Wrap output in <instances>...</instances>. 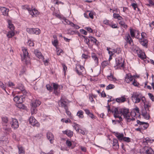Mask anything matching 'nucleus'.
Here are the masks:
<instances>
[{
  "label": "nucleus",
  "mask_w": 154,
  "mask_h": 154,
  "mask_svg": "<svg viewBox=\"0 0 154 154\" xmlns=\"http://www.w3.org/2000/svg\"><path fill=\"white\" fill-rule=\"evenodd\" d=\"M149 110L148 109H143L142 111V115L143 116L144 118L146 119H148L150 118V116L149 114Z\"/></svg>",
  "instance_id": "1a4fd4ad"
},
{
  "label": "nucleus",
  "mask_w": 154,
  "mask_h": 154,
  "mask_svg": "<svg viewBox=\"0 0 154 154\" xmlns=\"http://www.w3.org/2000/svg\"><path fill=\"white\" fill-rule=\"evenodd\" d=\"M115 135L119 140L120 141L123 140V139L124 137V135L123 134L116 133Z\"/></svg>",
  "instance_id": "393cba45"
},
{
  "label": "nucleus",
  "mask_w": 154,
  "mask_h": 154,
  "mask_svg": "<svg viewBox=\"0 0 154 154\" xmlns=\"http://www.w3.org/2000/svg\"><path fill=\"white\" fill-rule=\"evenodd\" d=\"M41 103V102L38 100H35L33 101L32 103V106L36 107L39 106Z\"/></svg>",
  "instance_id": "5701e85b"
},
{
  "label": "nucleus",
  "mask_w": 154,
  "mask_h": 154,
  "mask_svg": "<svg viewBox=\"0 0 154 154\" xmlns=\"http://www.w3.org/2000/svg\"><path fill=\"white\" fill-rule=\"evenodd\" d=\"M115 87V86L114 85L112 84H109L106 87V89L107 90H108L109 89H111L114 88Z\"/></svg>",
  "instance_id": "79ce46f5"
},
{
  "label": "nucleus",
  "mask_w": 154,
  "mask_h": 154,
  "mask_svg": "<svg viewBox=\"0 0 154 154\" xmlns=\"http://www.w3.org/2000/svg\"><path fill=\"white\" fill-rule=\"evenodd\" d=\"M130 35L131 37L132 38H134L135 37V32L134 31V29L131 28L130 29Z\"/></svg>",
  "instance_id": "a19ab883"
},
{
  "label": "nucleus",
  "mask_w": 154,
  "mask_h": 154,
  "mask_svg": "<svg viewBox=\"0 0 154 154\" xmlns=\"http://www.w3.org/2000/svg\"><path fill=\"white\" fill-rule=\"evenodd\" d=\"M43 61L45 65H47L48 64V61L47 60H45V58H43Z\"/></svg>",
  "instance_id": "69168bd1"
},
{
  "label": "nucleus",
  "mask_w": 154,
  "mask_h": 154,
  "mask_svg": "<svg viewBox=\"0 0 154 154\" xmlns=\"http://www.w3.org/2000/svg\"><path fill=\"white\" fill-rule=\"evenodd\" d=\"M40 30L38 28H33L32 30L33 34L38 35L41 33Z\"/></svg>",
  "instance_id": "a878e982"
},
{
  "label": "nucleus",
  "mask_w": 154,
  "mask_h": 154,
  "mask_svg": "<svg viewBox=\"0 0 154 154\" xmlns=\"http://www.w3.org/2000/svg\"><path fill=\"white\" fill-rule=\"evenodd\" d=\"M2 129L5 133L7 134H9L11 131V128L7 125H3Z\"/></svg>",
  "instance_id": "f3484780"
},
{
  "label": "nucleus",
  "mask_w": 154,
  "mask_h": 154,
  "mask_svg": "<svg viewBox=\"0 0 154 154\" xmlns=\"http://www.w3.org/2000/svg\"><path fill=\"white\" fill-rule=\"evenodd\" d=\"M17 88L20 89L22 91H24V93L26 92L24 86L21 84H18Z\"/></svg>",
  "instance_id": "cd10ccee"
},
{
  "label": "nucleus",
  "mask_w": 154,
  "mask_h": 154,
  "mask_svg": "<svg viewBox=\"0 0 154 154\" xmlns=\"http://www.w3.org/2000/svg\"><path fill=\"white\" fill-rule=\"evenodd\" d=\"M52 44L54 46L57 47V45L58 44V41L57 38L56 39H55L53 42H52Z\"/></svg>",
  "instance_id": "a18cd8bd"
},
{
  "label": "nucleus",
  "mask_w": 154,
  "mask_h": 154,
  "mask_svg": "<svg viewBox=\"0 0 154 154\" xmlns=\"http://www.w3.org/2000/svg\"><path fill=\"white\" fill-rule=\"evenodd\" d=\"M113 146H116V148L117 147H119V143L118 142V141L116 139H114L113 140Z\"/></svg>",
  "instance_id": "c9c22d12"
},
{
  "label": "nucleus",
  "mask_w": 154,
  "mask_h": 154,
  "mask_svg": "<svg viewBox=\"0 0 154 154\" xmlns=\"http://www.w3.org/2000/svg\"><path fill=\"white\" fill-rule=\"evenodd\" d=\"M121 109L118 107H113L111 109V112L113 114L114 117L116 118L119 117V115L121 114Z\"/></svg>",
  "instance_id": "7ed1b4c3"
},
{
  "label": "nucleus",
  "mask_w": 154,
  "mask_h": 154,
  "mask_svg": "<svg viewBox=\"0 0 154 154\" xmlns=\"http://www.w3.org/2000/svg\"><path fill=\"white\" fill-rule=\"evenodd\" d=\"M123 140L124 141L128 142L130 141V139L129 137H123Z\"/></svg>",
  "instance_id": "09e8293b"
},
{
  "label": "nucleus",
  "mask_w": 154,
  "mask_h": 154,
  "mask_svg": "<svg viewBox=\"0 0 154 154\" xmlns=\"http://www.w3.org/2000/svg\"><path fill=\"white\" fill-rule=\"evenodd\" d=\"M0 87L1 88H2L5 91V87L4 86V85L3 83L1 81H0Z\"/></svg>",
  "instance_id": "052dcab7"
},
{
  "label": "nucleus",
  "mask_w": 154,
  "mask_h": 154,
  "mask_svg": "<svg viewBox=\"0 0 154 154\" xmlns=\"http://www.w3.org/2000/svg\"><path fill=\"white\" fill-rule=\"evenodd\" d=\"M85 29L87 30L89 32L92 33L93 32L92 29L90 27H85Z\"/></svg>",
  "instance_id": "603ef678"
},
{
  "label": "nucleus",
  "mask_w": 154,
  "mask_h": 154,
  "mask_svg": "<svg viewBox=\"0 0 154 154\" xmlns=\"http://www.w3.org/2000/svg\"><path fill=\"white\" fill-rule=\"evenodd\" d=\"M10 124L11 125V127L14 129L17 128L19 127L18 121L15 119L12 118Z\"/></svg>",
  "instance_id": "39448f33"
},
{
  "label": "nucleus",
  "mask_w": 154,
  "mask_h": 154,
  "mask_svg": "<svg viewBox=\"0 0 154 154\" xmlns=\"http://www.w3.org/2000/svg\"><path fill=\"white\" fill-rule=\"evenodd\" d=\"M23 8L25 10H27L28 11L29 10H30V8L29 7V6L28 5H24V6H23Z\"/></svg>",
  "instance_id": "3c124183"
},
{
  "label": "nucleus",
  "mask_w": 154,
  "mask_h": 154,
  "mask_svg": "<svg viewBox=\"0 0 154 154\" xmlns=\"http://www.w3.org/2000/svg\"><path fill=\"white\" fill-rule=\"evenodd\" d=\"M2 121L3 123H7L8 122V119L6 117H3L2 118Z\"/></svg>",
  "instance_id": "ea45409f"
},
{
  "label": "nucleus",
  "mask_w": 154,
  "mask_h": 154,
  "mask_svg": "<svg viewBox=\"0 0 154 154\" xmlns=\"http://www.w3.org/2000/svg\"><path fill=\"white\" fill-rule=\"evenodd\" d=\"M132 81V84L136 86H138V83L135 81L134 79L133 81Z\"/></svg>",
  "instance_id": "13d9d810"
},
{
  "label": "nucleus",
  "mask_w": 154,
  "mask_h": 154,
  "mask_svg": "<svg viewBox=\"0 0 154 154\" xmlns=\"http://www.w3.org/2000/svg\"><path fill=\"white\" fill-rule=\"evenodd\" d=\"M21 61L24 64H27L29 63L30 60L29 58H21Z\"/></svg>",
  "instance_id": "e433bc0d"
},
{
  "label": "nucleus",
  "mask_w": 154,
  "mask_h": 154,
  "mask_svg": "<svg viewBox=\"0 0 154 154\" xmlns=\"http://www.w3.org/2000/svg\"><path fill=\"white\" fill-rule=\"evenodd\" d=\"M130 115L131 117H135L136 115V112L134 110H132L131 112Z\"/></svg>",
  "instance_id": "5fc2aeb1"
},
{
  "label": "nucleus",
  "mask_w": 154,
  "mask_h": 154,
  "mask_svg": "<svg viewBox=\"0 0 154 154\" xmlns=\"http://www.w3.org/2000/svg\"><path fill=\"white\" fill-rule=\"evenodd\" d=\"M136 38L139 39V42L140 44L145 48H147L148 41L147 39H142V38H139V37H137V36H136Z\"/></svg>",
  "instance_id": "9b49d317"
},
{
  "label": "nucleus",
  "mask_w": 154,
  "mask_h": 154,
  "mask_svg": "<svg viewBox=\"0 0 154 154\" xmlns=\"http://www.w3.org/2000/svg\"><path fill=\"white\" fill-rule=\"evenodd\" d=\"M121 114L124 116V117L127 120L128 122H130L131 121L128 109L126 108L121 109Z\"/></svg>",
  "instance_id": "f257e3e1"
},
{
  "label": "nucleus",
  "mask_w": 154,
  "mask_h": 154,
  "mask_svg": "<svg viewBox=\"0 0 154 154\" xmlns=\"http://www.w3.org/2000/svg\"><path fill=\"white\" fill-rule=\"evenodd\" d=\"M13 100L17 103H21L23 102L24 100V98H23L22 97H19L18 96H16L14 97Z\"/></svg>",
  "instance_id": "4468645a"
},
{
  "label": "nucleus",
  "mask_w": 154,
  "mask_h": 154,
  "mask_svg": "<svg viewBox=\"0 0 154 154\" xmlns=\"http://www.w3.org/2000/svg\"><path fill=\"white\" fill-rule=\"evenodd\" d=\"M83 114V112L82 110H80L78 112L77 115L79 118H82L84 117Z\"/></svg>",
  "instance_id": "4c0bfd02"
},
{
  "label": "nucleus",
  "mask_w": 154,
  "mask_h": 154,
  "mask_svg": "<svg viewBox=\"0 0 154 154\" xmlns=\"http://www.w3.org/2000/svg\"><path fill=\"white\" fill-rule=\"evenodd\" d=\"M19 149V154H25V151L24 148L22 146H18Z\"/></svg>",
  "instance_id": "2f4dec72"
},
{
  "label": "nucleus",
  "mask_w": 154,
  "mask_h": 154,
  "mask_svg": "<svg viewBox=\"0 0 154 154\" xmlns=\"http://www.w3.org/2000/svg\"><path fill=\"white\" fill-rule=\"evenodd\" d=\"M88 38H89V42L91 41V42H93L94 40H95L96 38L92 37L89 36L88 37Z\"/></svg>",
  "instance_id": "bf43d9fd"
},
{
  "label": "nucleus",
  "mask_w": 154,
  "mask_h": 154,
  "mask_svg": "<svg viewBox=\"0 0 154 154\" xmlns=\"http://www.w3.org/2000/svg\"><path fill=\"white\" fill-rule=\"evenodd\" d=\"M22 51L23 53L24 58H26V56L28 57V52L27 49L25 48H24L23 49H22Z\"/></svg>",
  "instance_id": "7c9ffc66"
},
{
  "label": "nucleus",
  "mask_w": 154,
  "mask_h": 154,
  "mask_svg": "<svg viewBox=\"0 0 154 154\" xmlns=\"http://www.w3.org/2000/svg\"><path fill=\"white\" fill-rule=\"evenodd\" d=\"M58 104L60 106L64 107L65 109L68 108L66 100L62 98H61L60 100L59 101Z\"/></svg>",
  "instance_id": "423d86ee"
},
{
  "label": "nucleus",
  "mask_w": 154,
  "mask_h": 154,
  "mask_svg": "<svg viewBox=\"0 0 154 154\" xmlns=\"http://www.w3.org/2000/svg\"><path fill=\"white\" fill-rule=\"evenodd\" d=\"M150 140L149 139V138L148 137H146L143 139V142L144 143L146 142V143H148V142H149Z\"/></svg>",
  "instance_id": "338daca9"
},
{
  "label": "nucleus",
  "mask_w": 154,
  "mask_h": 154,
  "mask_svg": "<svg viewBox=\"0 0 154 154\" xmlns=\"http://www.w3.org/2000/svg\"><path fill=\"white\" fill-rule=\"evenodd\" d=\"M64 134H66L69 137H71L73 135V132L69 130H66L65 131H63Z\"/></svg>",
  "instance_id": "412c9836"
},
{
  "label": "nucleus",
  "mask_w": 154,
  "mask_h": 154,
  "mask_svg": "<svg viewBox=\"0 0 154 154\" xmlns=\"http://www.w3.org/2000/svg\"><path fill=\"white\" fill-rule=\"evenodd\" d=\"M140 94H138L137 93H134L132 96H133V97H138L140 98H141L143 102L144 103V100L143 99V98H144L145 99V97H140Z\"/></svg>",
  "instance_id": "c85d7f7f"
},
{
  "label": "nucleus",
  "mask_w": 154,
  "mask_h": 154,
  "mask_svg": "<svg viewBox=\"0 0 154 154\" xmlns=\"http://www.w3.org/2000/svg\"><path fill=\"white\" fill-rule=\"evenodd\" d=\"M29 13L33 17H36L38 14V11L37 10L34 8L33 9H30L28 11Z\"/></svg>",
  "instance_id": "f8f14e48"
},
{
  "label": "nucleus",
  "mask_w": 154,
  "mask_h": 154,
  "mask_svg": "<svg viewBox=\"0 0 154 154\" xmlns=\"http://www.w3.org/2000/svg\"><path fill=\"white\" fill-rule=\"evenodd\" d=\"M109 20H106L103 21V23L104 24L106 25H109V26H111V24L110 23H109Z\"/></svg>",
  "instance_id": "680f3d73"
},
{
  "label": "nucleus",
  "mask_w": 154,
  "mask_h": 154,
  "mask_svg": "<svg viewBox=\"0 0 154 154\" xmlns=\"http://www.w3.org/2000/svg\"><path fill=\"white\" fill-rule=\"evenodd\" d=\"M29 123L33 126L35 125L37 123V121L33 117H31L29 120Z\"/></svg>",
  "instance_id": "6ab92c4d"
},
{
  "label": "nucleus",
  "mask_w": 154,
  "mask_h": 154,
  "mask_svg": "<svg viewBox=\"0 0 154 154\" xmlns=\"http://www.w3.org/2000/svg\"><path fill=\"white\" fill-rule=\"evenodd\" d=\"M145 152L147 154H152V152H153V151L151 148H148L147 149H145Z\"/></svg>",
  "instance_id": "72a5a7b5"
},
{
  "label": "nucleus",
  "mask_w": 154,
  "mask_h": 154,
  "mask_svg": "<svg viewBox=\"0 0 154 154\" xmlns=\"http://www.w3.org/2000/svg\"><path fill=\"white\" fill-rule=\"evenodd\" d=\"M111 51H109V58H112V56L115 57L116 55L119 54L121 51V49L119 48H117L116 49H111Z\"/></svg>",
  "instance_id": "f03ea898"
},
{
  "label": "nucleus",
  "mask_w": 154,
  "mask_h": 154,
  "mask_svg": "<svg viewBox=\"0 0 154 154\" xmlns=\"http://www.w3.org/2000/svg\"><path fill=\"white\" fill-rule=\"evenodd\" d=\"M108 79L111 81H115L116 80V78L114 77L113 75L111 74L107 76Z\"/></svg>",
  "instance_id": "473e14b6"
},
{
  "label": "nucleus",
  "mask_w": 154,
  "mask_h": 154,
  "mask_svg": "<svg viewBox=\"0 0 154 154\" xmlns=\"http://www.w3.org/2000/svg\"><path fill=\"white\" fill-rule=\"evenodd\" d=\"M0 10L2 11V14L5 16H8L9 9L5 7H2L0 8Z\"/></svg>",
  "instance_id": "dca6fc26"
},
{
  "label": "nucleus",
  "mask_w": 154,
  "mask_h": 154,
  "mask_svg": "<svg viewBox=\"0 0 154 154\" xmlns=\"http://www.w3.org/2000/svg\"><path fill=\"white\" fill-rule=\"evenodd\" d=\"M66 110V112L67 114V115L69 116V118H71V113L68 110V108L65 109Z\"/></svg>",
  "instance_id": "8fccbe9b"
},
{
  "label": "nucleus",
  "mask_w": 154,
  "mask_h": 154,
  "mask_svg": "<svg viewBox=\"0 0 154 154\" xmlns=\"http://www.w3.org/2000/svg\"><path fill=\"white\" fill-rule=\"evenodd\" d=\"M149 4H146V5L148 6H150L151 5H154V3L152 1V0H149Z\"/></svg>",
  "instance_id": "6e6d98bb"
},
{
  "label": "nucleus",
  "mask_w": 154,
  "mask_h": 154,
  "mask_svg": "<svg viewBox=\"0 0 154 154\" xmlns=\"http://www.w3.org/2000/svg\"><path fill=\"white\" fill-rule=\"evenodd\" d=\"M116 62L117 66L119 67H123L124 66V58H116Z\"/></svg>",
  "instance_id": "0eeeda50"
},
{
  "label": "nucleus",
  "mask_w": 154,
  "mask_h": 154,
  "mask_svg": "<svg viewBox=\"0 0 154 154\" xmlns=\"http://www.w3.org/2000/svg\"><path fill=\"white\" fill-rule=\"evenodd\" d=\"M47 137L50 142L51 143H53L54 138L53 134L51 132H48L47 134Z\"/></svg>",
  "instance_id": "2eb2a0df"
},
{
  "label": "nucleus",
  "mask_w": 154,
  "mask_h": 154,
  "mask_svg": "<svg viewBox=\"0 0 154 154\" xmlns=\"http://www.w3.org/2000/svg\"><path fill=\"white\" fill-rule=\"evenodd\" d=\"M33 28H27L26 29V31L30 34H32V30Z\"/></svg>",
  "instance_id": "de8ad7c7"
},
{
  "label": "nucleus",
  "mask_w": 154,
  "mask_h": 154,
  "mask_svg": "<svg viewBox=\"0 0 154 154\" xmlns=\"http://www.w3.org/2000/svg\"><path fill=\"white\" fill-rule=\"evenodd\" d=\"M88 38V37L87 36H86L85 38H84L85 39L84 42L88 45L89 48H91L92 46L90 45V42H89V38Z\"/></svg>",
  "instance_id": "f704fd0d"
},
{
  "label": "nucleus",
  "mask_w": 154,
  "mask_h": 154,
  "mask_svg": "<svg viewBox=\"0 0 154 154\" xmlns=\"http://www.w3.org/2000/svg\"><path fill=\"white\" fill-rule=\"evenodd\" d=\"M137 52L138 56L140 58H148L145 54V53L141 50H137Z\"/></svg>",
  "instance_id": "ddd939ff"
},
{
  "label": "nucleus",
  "mask_w": 154,
  "mask_h": 154,
  "mask_svg": "<svg viewBox=\"0 0 154 154\" xmlns=\"http://www.w3.org/2000/svg\"><path fill=\"white\" fill-rule=\"evenodd\" d=\"M125 39L126 42L129 43L131 45L133 46L134 45L132 39L131 38L129 33L126 34Z\"/></svg>",
  "instance_id": "6e6552de"
},
{
  "label": "nucleus",
  "mask_w": 154,
  "mask_h": 154,
  "mask_svg": "<svg viewBox=\"0 0 154 154\" xmlns=\"http://www.w3.org/2000/svg\"><path fill=\"white\" fill-rule=\"evenodd\" d=\"M74 128L75 129V130L77 131V132L79 131V125L76 124H75V125L74 126Z\"/></svg>",
  "instance_id": "37998d69"
},
{
  "label": "nucleus",
  "mask_w": 154,
  "mask_h": 154,
  "mask_svg": "<svg viewBox=\"0 0 154 154\" xmlns=\"http://www.w3.org/2000/svg\"><path fill=\"white\" fill-rule=\"evenodd\" d=\"M80 31L82 34L84 35H86L87 34V32L84 29H80Z\"/></svg>",
  "instance_id": "864d4df0"
},
{
  "label": "nucleus",
  "mask_w": 154,
  "mask_h": 154,
  "mask_svg": "<svg viewBox=\"0 0 154 154\" xmlns=\"http://www.w3.org/2000/svg\"><path fill=\"white\" fill-rule=\"evenodd\" d=\"M29 45L30 46H33L34 45V43L33 42H32L30 40H29L28 42Z\"/></svg>",
  "instance_id": "0e129e2a"
},
{
  "label": "nucleus",
  "mask_w": 154,
  "mask_h": 154,
  "mask_svg": "<svg viewBox=\"0 0 154 154\" xmlns=\"http://www.w3.org/2000/svg\"><path fill=\"white\" fill-rule=\"evenodd\" d=\"M119 15L118 14L114 13L113 14V17L115 19H117L119 17Z\"/></svg>",
  "instance_id": "774afa93"
},
{
  "label": "nucleus",
  "mask_w": 154,
  "mask_h": 154,
  "mask_svg": "<svg viewBox=\"0 0 154 154\" xmlns=\"http://www.w3.org/2000/svg\"><path fill=\"white\" fill-rule=\"evenodd\" d=\"M32 108H31V113L32 115L34 114H35L36 113L37 110L36 108L35 107L33 106H32Z\"/></svg>",
  "instance_id": "58836bf2"
},
{
  "label": "nucleus",
  "mask_w": 154,
  "mask_h": 154,
  "mask_svg": "<svg viewBox=\"0 0 154 154\" xmlns=\"http://www.w3.org/2000/svg\"><path fill=\"white\" fill-rule=\"evenodd\" d=\"M126 100V98H125L124 96H122L119 98L116 99V101L119 103H123L125 102Z\"/></svg>",
  "instance_id": "aec40b11"
},
{
  "label": "nucleus",
  "mask_w": 154,
  "mask_h": 154,
  "mask_svg": "<svg viewBox=\"0 0 154 154\" xmlns=\"http://www.w3.org/2000/svg\"><path fill=\"white\" fill-rule=\"evenodd\" d=\"M34 53L36 57L38 58H39L40 57H41V58H44V56L42 55L41 52L38 50H35L34 51Z\"/></svg>",
  "instance_id": "4be33fe9"
},
{
  "label": "nucleus",
  "mask_w": 154,
  "mask_h": 154,
  "mask_svg": "<svg viewBox=\"0 0 154 154\" xmlns=\"http://www.w3.org/2000/svg\"><path fill=\"white\" fill-rule=\"evenodd\" d=\"M131 6L133 8L134 10H136V8H137V4L135 3H132Z\"/></svg>",
  "instance_id": "4d7b16f0"
},
{
  "label": "nucleus",
  "mask_w": 154,
  "mask_h": 154,
  "mask_svg": "<svg viewBox=\"0 0 154 154\" xmlns=\"http://www.w3.org/2000/svg\"><path fill=\"white\" fill-rule=\"evenodd\" d=\"M131 98L132 100L135 103H138L140 101V98L138 97H134L132 96Z\"/></svg>",
  "instance_id": "bb28decb"
},
{
  "label": "nucleus",
  "mask_w": 154,
  "mask_h": 154,
  "mask_svg": "<svg viewBox=\"0 0 154 154\" xmlns=\"http://www.w3.org/2000/svg\"><path fill=\"white\" fill-rule=\"evenodd\" d=\"M76 71L79 75H82L83 73L84 72L85 68L80 65L78 64L76 65Z\"/></svg>",
  "instance_id": "20e7f679"
},
{
  "label": "nucleus",
  "mask_w": 154,
  "mask_h": 154,
  "mask_svg": "<svg viewBox=\"0 0 154 154\" xmlns=\"http://www.w3.org/2000/svg\"><path fill=\"white\" fill-rule=\"evenodd\" d=\"M148 94L149 97L151 100L152 101H154V96L153 95L150 93H148Z\"/></svg>",
  "instance_id": "49530a36"
},
{
  "label": "nucleus",
  "mask_w": 154,
  "mask_h": 154,
  "mask_svg": "<svg viewBox=\"0 0 154 154\" xmlns=\"http://www.w3.org/2000/svg\"><path fill=\"white\" fill-rule=\"evenodd\" d=\"M133 77L130 73L127 74L125 77V81L127 83H129L130 82L133 81Z\"/></svg>",
  "instance_id": "9d476101"
},
{
  "label": "nucleus",
  "mask_w": 154,
  "mask_h": 154,
  "mask_svg": "<svg viewBox=\"0 0 154 154\" xmlns=\"http://www.w3.org/2000/svg\"><path fill=\"white\" fill-rule=\"evenodd\" d=\"M8 23L9 25L8 27L10 29L12 30H14L15 28L13 24L12 23L11 20H8Z\"/></svg>",
  "instance_id": "b1692460"
},
{
  "label": "nucleus",
  "mask_w": 154,
  "mask_h": 154,
  "mask_svg": "<svg viewBox=\"0 0 154 154\" xmlns=\"http://www.w3.org/2000/svg\"><path fill=\"white\" fill-rule=\"evenodd\" d=\"M14 35V33L13 30L9 31L8 32V34L7 35V37L9 38H12Z\"/></svg>",
  "instance_id": "c756f323"
},
{
  "label": "nucleus",
  "mask_w": 154,
  "mask_h": 154,
  "mask_svg": "<svg viewBox=\"0 0 154 154\" xmlns=\"http://www.w3.org/2000/svg\"><path fill=\"white\" fill-rule=\"evenodd\" d=\"M53 86L54 89V91H56L57 89L59 86L57 84H56L55 83H53Z\"/></svg>",
  "instance_id": "c03bdc74"
},
{
  "label": "nucleus",
  "mask_w": 154,
  "mask_h": 154,
  "mask_svg": "<svg viewBox=\"0 0 154 154\" xmlns=\"http://www.w3.org/2000/svg\"><path fill=\"white\" fill-rule=\"evenodd\" d=\"M62 65L63 67V70L64 71V73H65L66 72V70L67 69V67L66 66V65L64 63H62Z\"/></svg>",
  "instance_id": "e2e57ef3"
},
{
  "label": "nucleus",
  "mask_w": 154,
  "mask_h": 154,
  "mask_svg": "<svg viewBox=\"0 0 154 154\" xmlns=\"http://www.w3.org/2000/svg\"><path fill=\"white\" fill-rule=\"evenodd\" d=\"M137 124L143 126V127L144 128V129H146L149 126L148 124L147 123L141 122L138 120H137Z\"/></svg>",
  "instance_id": "a211bd4d"
}]
</instances>
